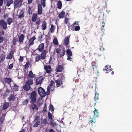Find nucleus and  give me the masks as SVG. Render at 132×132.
Returning a JSON list of instances; mask_svg holds the SVG:
<instances>
[{"instance_id":"6e6d98bb","label":"nucleus","mask_w":132,"mask_h":132,"mask_svg":"<svg viewBox=\"0 0 132 132\" xmlns=\"http://www.w3.org/2000/svg\"><path fill=\"white\" fill-rule=\"evenodd\" d=\"M91 120L90 121V122L92 124L93 123H95L96 120L93 118H91Z\"/></svg>"},{"instance_id":"7c9ffc66","label":"nucleus","mask_w":132,"mask_h":132,"mask_svg":"<svg viewBox=\"0 0 132 132\" xmlns=\"http://www.w3.org/2000/svg\"><path fill=\"white\" fill-rule=\"evenodd\" d=\"M65 14V12L63 11L59 14V16L61 18H63Z\"/></svg>"},{"instance_id":"f257e3e1","label":"nucleus","mask_w":132,"mask_h":132,"mask_svg":"<svg viewBox=\"0 0 132 132\" xmlns=\"http://www.w3.org/2000/svg\"><path fill=\"white\" fill-rule=\"evenodd\" d=\"M37 98V93L35 91H33L30 95V103L34 104L36 102Z\"/></svg>"},{"instance_id":"e2e57ef3","label":"nucleus","mask_w":132,"mask_h":132,"mask_svg":"<svg viewBox=\"0 0 132 132\" xmlns=\"http://www.w3.org/2000/svg\"><path fill=\"white\" fill-rule=\"evenodd\" d=\"M72 56H70L69 55H68L67 56V60H70V61H71L72 59H71V57Z\"/></svg>"},{"instance_id":"2f4dec72","label":"nucleus","mask_w":132,"mask_h":132,"mask_svg":"<svg viewBox=\"0 0 132 132\" xmlns=\"http://www.w3.org/2000/svg\"><path fill=\"white\" fill-rule=\"evenodd\" d=\"M13 20L12 18H9L7 19V24L9 25H10L12 22Z\"/></svg>"},{"instance_id":"2eb2a0df","label":"nucleus","mask_w":132,"mask_h":132,"mask_svg":"<svg viewBox=\"0 0 132 132\" xmlns=\"http://www.w3.org/2000/svg\"><path fill=\"white\" fill-rule=\"evenodd\" d=\"M55 85L54 82L53 80H51L50 82V86H48L47 87L50 88L51 89V91H52L54 89V87Z\"/></svg>"},{"instance_id":"bf43d9fd","label":"nucleus","mask_w":132,"mask_h":132,"mask_svg":"<svg viewBox=\"0 0 132 132\" xmlns=\"http://www.w3.org/2000/svg\"><path fill=\"white\" fill-rule=\"evenodd\" d=\"M3 16L4 18L6 19L8 17L9 14H4Z\"/></svg>"},{"instance_id":"39448f33","label":"nucleus","mask_w":132,"mask_h":132,"mask_svg":"<svg viewBox=\"0 0 132 132\" xmlns=\"http://www.w3.org/2000/svg\"><path fill=\"white\" fill-rule=\"evenodd\" d=\"M15 51L11 50V51L8 53L6 57L7 59H10L14 58V53Z\"/></svg>"},{"instance_id":"052dcab7","label":"nucleus","mask_w":132,"mask_h":132,"mask_svg":"<svg viewBox=\"0 0 132 132\" xmlns=\"http://www.w3.org/2000/svg\"><path fill=\"white\" fill-rule=\"evenodd\" d=\"M23 60V57L20 56V58L19 59V62H22Z\"/></svg>"},{"instance_id":"69168bd1","label":"nucleus","mask_w":132,"mask_h":132,"mask_svg":"<svg viewBox=\"0 0 132 132\" xmlns=\"http://www.w3.org/2000/svg\"><path fill=\"white\" fill-rule=\"evenodd\" d=\"M93 68L94 71L96 70V65H93Z\"/></svg>"},{"instance_id":"13d9d810","label":"nucleus","mask_w":132,"mask_h":132,"mask_svg":"<svg viewBox=\"0 0 132 132\" xmlns=\"http://www.w3.org/2000/svg\"><path fill=\"white\" fill-rule=\"evenodd\" d=\"M74 29L75 31H78L80 29V27L79 26H76Z\"/></svg>"},{"instance_id":"0eeeda50","label":"nucleus","mask_w":132,"mask_h":132,"mask_svg":"<svg viewBox=\"0 0 132 132\" xmlns=\"http://www.w3.org/2000/svg\"><path fill=\"white\" fill-rule=\"evenodd\" d=\"M44 69L46 71V72L47 73H50L52 71L51 69V67L50 65L45 66H44Z\"/></svg>"},{"instance_id":"5fc2aeb1","label":"nucleus","mask_w":132,"mask_h":132,"mask_svg":"<svg viewBox=\"0 0 132 132\" xmlns=\"http://www.w3.org/2000/svg\"><path fill=\"white\" fill-rule=\"evenodd\" d=\"M61 49L60 48H57L56 49V52L57 54H58L59 53L61 52Z\"/></svg>"},{"instance_id":"c9c22d12","label":"nucleus","mask_w":132,"mask_h":132,"mask_svg":"<svg viewBox=\"0 0 132 132\" xmlns=\"http://www.w3.org/2000/svg\"><path fill=\"white\" fill-rule=\"evenodd\" d=\"M13 89L15 91H18L19 90V86L15 84H14V85Z\"/></svg>"},{"instance_id":"b1692460","label":"nucleus","mask_w":132,"mask_h":132,"mask_svg":"<svg viewBox=\"0 0 132 132\" xmlns=\"http://www.w3.org/2000/svg\"><path fill=\"white\" fill-rule=\"evenodd\" d=\"M32 79H28L26 82V83L27 84H28L30 86V85H32L33 84V82Z\"/></svg>"},{"instance_id":"9b49d317","label":"nucleus","mask_w":132,"mask_h":132,"mask_svg":"<svg viewBox=\"0 0 132 132\" xmlns=\"http://www.w3.org/2000/svg\"><path fill=\"white\" fill-rule=\"evenodd\" d=\"M44 43H42L40 44L37 49L40 52H42L44 50Z\"/></svg>"},{"instance_id":"de8ad7c7","label":"nucleus","mask_w":132,"mask_h":132,"mask_svg":"<svg viewBox=\"0 0 132 132\" xmlns=\"http://www.w3.org/2000/svg\"><path fill=\"white\" fill-rule=\"evenodd\" d=\"M54 108L53 106V105L52 104H50V110L51 111H53L54 110Z\"/></svg>"},{"instance_id":"7ed1b4c3","label":"nucleus","mask_w":132,"mask_h":132,"mask_svg":"<svg viewBox=\"0 0 132 132\" xmlns=\"http://www.w3.org/2000/svg\"><path fill=\"white\" fill-rule=\"evenodd\" d=\"M38 92L39 94L42 97L46 96V92L43 88L40 87L38 89Z\"/></svg>"},{"instance_id":"ddd939ff","label":"nucleus","mask_w":132,"mask_h":132,"mask_svg":"<svg viewBox=\"0 0 132 132\" xmlns=\"http://www.w3.org/2000/svg\"><path fill=\"white\" fill-rule=\"evenodd\" d=\"M42 52L40 55L41 59L42 60H44L45 58L46 57L47 51L46 50H44Z\"/></svg>"},{"instance_id":"393cba45","label":"nucleus","mask_w":132,"mask_h":132,"mask_svg":"<svg viewBox=\"0 0 132 132\" xmlns=\"http://www.w3.org/2000/svg\"><path fill=\"white\" fill-rule=\"evenodd\" d=\"M105 70L106 71L110 72L113 70L111 68V66L110 65H107L105 66Z\"/></svg>"},{"instance_id":"a211bd4d","label":"nucleus","mask_w":132,"mask_h":132,"mask_svg":"<svg viewBox=\"0 0 132 132\" xmlns=\"http://www.w3.org/2000/svg\"><path fill=\"white\" fill-rule=\"evenodd\" d=\"M38 10L37 14H42V7L40 4H39L38 5Z\"/></svg>"},{"instance_id":"4d7b16f0","label":"nucleus","mask_w":132,"mask_h":132,"mask_svg":"<svg viewBox=\"0 0 132 132\" xmlns=\"http://www.w3.org/2000/svg\"><path fill=\"white\" fill-rule=\"evenodd\" d=\"M46 108H47V106L46 104H45L44 106V108L43 111L44 112H45L46 111Z\"/></svg>"},{"instance_id":"c756f323","label":"nucleus","mask_w":132,"mask_h":132,"mask_svg":"<svg viewBox=\"0 0 132 132\" xmlns=\"http://www.w3.org/2000/svg\"><path fill=\"white\" fill-rule=\"evenodd\" d=\"M64 44L66 45H67L69 42V38L68 36L65 37L64 40Z\"/></svg>"},{"instance_id":"4c0bfd02","label":"nucleus","mask_w":132,"mask_h":132,"mask_svg":"<svg viewBox=\"0 0 132 132\" xmlns=\"http://www.w3.org/2000/svg\"><path fill=\"white\" fill-rule=\"evenodd\" d=\"M55 28L53 24H52L51 26V28L50 29V31L51 33L53 32L54 31Z\"/></svg>"},{"instance_id":"9d476101","label":"nucleus","mask_w":132,"mask_h":132,"mask_svg":"<svg viewBox=\"0 0 132 132\" xmlns=\"http://www.w3.org/2000/svg\"><path fill=\"white\" fill-rule=\"evenodd\" d=\"M62 81V79H58L55 80L56 85L57 87L60 86L63 84Z\"/></svg>"},{"instance_id":"680f3d73","label":"nucleus","mask_w":132,"mask_h":132,"mask_svg":"<svg viewBox=\"0 0 132 132\" xmlns=\"http://www.w3.org/2000/svg\"><path fill=\"white\" fill-rule=\"evenodd\" d=\"M40 19L37 20L36 22V24H37L38 25H39L40 24Z\"/></svg>"},{"instance_id":"c85d7f7f","label":"nucleus","mask_w":132,"mask_h":132,"mask_svg":"<svg viewBox=\"0 0 132 132\" xmlns=\"http://www.w3.org/2000/svg\"><path fill=\"white\" fill-rule=\"evenodd\" d=\"M62 3L61 1L59 0L57 2V6L59 9H61L62 7Z\"/></svg>"},{"instance_id":"8fccbe9b","label":"nucleus","mask_w":132,"mask_h":132,"mask_svg":"<svg viewBox=\"0 0 132 132\" xmlns=\"http://www.w3.org/2000/svg\"><path fill=\"white\" fill-rule=\"evenodd\" d=\"M4 117H3L2 116L1 118L0 119V122L1 123H3L4 121Z\"/></svg>"},{"instance_id":"1a4fd4ad","label":"nucleus","mask_w":132,"mask_h":132,"mask_svg":"<svg viewBox=\"0 0 132 132\" xmlns=\"http://www.w3.org/2000/svg\"><path fill=\"white\" fill-rule=\"evenodd\" d=\"M25 38L24 35L22 34L18 37V42L20 44H21L23 43Z\"/></svg>"},{"instance_id":"20e7f679","label":"nucleus","mask_w":132,"mask_h":132,"mask_svg":"<svg viewBox=\"0 0 132 132\" xmlns=\"http://www.w3.org/2000/svg\"><path fill=\"white\" fill-rule=\"evenodd\" d=\"M44 78L42 76H41L38 77L36 79V84L37 85H40L42 83L43 80L44 79Z\"/></svg>"},{"instance_id":"72a5a7b5","label":"nucleus","mask_w":132,"mask_h":132,"mask_svg":"<svg viewBox=\"0 0 132 132\" xmlns=\"http://www.w3.org/2000/svg\"><path fill=\"white\" fill-rule=\"evenodd\" d=\"M41 59L40 55H37L36 56L35 58V61L36 62H38Z\"/></svg>"},{"instance_id":"f3484780","label":"nucleus","mask_w":132,"mask_h":132,"mask_svg":"<svg viewBox=\"0 0 132 132\" xmlns=\"http://www.w3.org/2000/svg\"><path fill=\"white\" fill-rule=\"evenodd\" d=\"M24 10L22 9L21 10L19 13V14L18 16V18H20V19L24 17Z\"/></svg>"},{"instance_id":"c03bdc74","label":"nucleus","mask_w":132,"mask_h":132,"mask_svg":"<svg viewBox=\"0 0 132 132\" xmlns=\"http://www.w3.org/2000/svg\"><path fill=\"white\" fill-rule=\"evenodd\" d=\"M6 55L4 54H2L1 56V60L3 61L5 59Z\"/></svg>"},{"instance_id":"423d86ee","label":"nucleus","mask_w":132,"mask_h":132,"mask_svg":"<svg viewBox=\"0 0 132 132\" xmlns=\"http://www.w3.org/2000/svg\"><path fill=\"white\" fill-rule=\"evenodd\" d=\"M7 23L4 20H0V25L4 30L6 29L7 27Z\"/></svg>"},{"instance_id":"37998d69","label":"nucleus","mask_w":132,"mask_h":132,"mask_svg":"<svg viewBox=\"0 0 132 132\" xmlns=\"http://www.w3.org/2000/svg\"><path fill=\"white\" fill-rule=\"evenodd\" d=\"M98 96H99V94L98 93H96H96L94 97V99L95 100V101H96L98 99Z\"/></svg>"},{"instance_id":"774afa93","label":"nucleus","mask_w":132,"mask_h":132,"mask_svg":"<svg viewBox=\"0 0 132 132\" xmlns=\"http://www.w3.org/2000/svg\"><path fill=\"white\" fill-rule=\"evenodd\" d=\"M3 41V37H0V43H2Z\"/></svg>"},{"instance_id":"6ab92c4d","label":"nucleus","mask_w":132,"mask_h":132,"mask_svg":"<svg viewBox=\"0 0 132 132\" xmlns=\"http://www.w3.org/2000/svg\"><path fill=\"white\" fill-rule=\"evenodd\" d=\"M94 109L95 110H94V117L95 118H97L99 116L98 112V110L96 109L95 108H94Z\"/></svg>"},{"instance_id":"a19ab883","label":"nucleus","mask_w":132,"mask_h":132,"mask_svg":"<svg viewBox=\"0 0 132 132\" xmlns=\"http://www.w3.org/2000/svg\"><path fill=\"white\" fill-rule=\"evenodd\" d=\"M36 122V123L33 125L34 127H37L38 126V125H39L40 124V121H38Z\"/></svg>"},{"instance_id":"dca6fc26","label":"nucleus","mask_w":132,"mask_h":132,"mask_svg":"<svg viewBox=\"0 0 132 132\" xmlns=\"http://www.w3.org/2000/svg\"><path fill=\"white\" fill-rule=\"evenodd\" d=\"M23 88L24 90L27 91L30 89V85L26 83L23 86Z\"/></svg>"},{"instance_id":"79ce46f5","label":"nucleus","mask_w":132,"mask_h":132,"mask_svg":"<svg viewBox=\"0 0 132 132\" xmlns=\"http://www.w3.org/2000/svg\"><path fill=\"white\" fill-rule=\"evenodd\" d=\"M53 43L55 45H58V42L57 39L56 38H54L53 40Z\"/></svg>"},{"instance_id":"473e14b6","label":"nucleus","mask_w":132,"mask_h":132,"mask_svg":"<svg viewBox=\"0 0 132 132\" xmlns=\"http://www.w3.org/2000/svg\"><path fill=\"white\" fill-rule=\"evenodd\" d=\"M30 65V63L29 61L27 62L26 64L23 65L24 68L27 69Z\"/></svg>"},{"instance_id":"4be33fe9","label":"nucleus","mask_w":132,"mask_h":132,"mask_svg":"<svg viewBox=\"0 0 132 132\" xmlns=\"http://www.w3.org/2000/svg\"><path fill=\"white\" fill-rule=\"evenodd\" d=\"M46 23L45 21H44L43 22V23L42 26V29L43 30H45L47 28Z\"/></svg>"},{"instance_id":"e433bc0d","label":"nucleus","mask_w":132,"mask_h":132,"mask_svg":"<svg viewBox=\"0 0 132 132\" xmlns=\"http://www.w3.org/2000/svg\"><path fill=\"white\" fill-rule=\"evenodd\" d=\"M65 51L64 50H62V51L60 54V57L64 56L65 55Z\"/></svg>"},{"instance_id":"58836bf2","label":"nucleus","mask_w":132,"mask_h":132,"mask_svg":"<svg viewBox=\"0 0 132 132\" xmlns=\"http://www.w3.org/2000/svg\"><path fill=\"white\" fill-rule=\"evenodd\" d=\"M41 4L43 7H45L46 6V0H41Z\"/></svg>"},{"instance_id":"a878e982","label":"nucleus","mask_w":132,"mask_h":132,"mask_svg":"<svg viewBox=\"0 0 132 132\" xmlns=\"http://www.w3.org/2000/svg\"><path fill=\"white\" fill-rule=\"evenodd\" d=\"M13 2V0H7L6 6L9 7Z\"/></svg>"},{"instance_id":"338daca9","label":"nucleus","mask_w":132,"mask_h":132,"mask_svg":"<svg viewBox=\"0 0 132 132\" xmlns=\"http://www.w3.org/2000/svg\"><path fill=\"white\" fill-rule=\"evenodd\" d=\"M16 42V39L15 38H14L13 39V45H15Z\"/></svg>"},{"instance_id":"f8f14e48","label":"nucleus","mask_w":132,"mask_h":132,"mask_svg":"<svg viewBox=\"0 0 132 132\" xmlns=\"http://www.w3.org/2000/svg\"><path fill=\"white\" fill-rule=\"evenodd\" d=\"M64 69L63 66L62 65H59L56 67V71L57 72H61Z\"/></svg>"},{"instance_id":"412c9836","label":"nucleus","mask_w":132,"mask_h":132,"mask_svg":"<svg viewBox=\"0 0 132 132\" xmlns=\"http://www.w3.org/2000/svg\"><path fill=\"white\" fill-rule=\"evenodd\" d=\"M69 19L68 18H65V19L64 20V22L68 26L69 28V30L70 31V27L69 25L70 24V23L69 22Z\"/></svg>"},{"instance_id":"5701e85b","label":"nucleus","mask_w":132,"mask_h":132,"mask_svg":"<svg viewBox=\"0 0 132 132\" xmlns=\"http://www.w3.org/2000/svg\"><path fill=\"white\" fill-rule=\"evenodd\" d=\"M15 99V95L13 94L11 95L8 99L9 101H14Z\"/></svg>"},{"instance_id":"ea45409f","label":"nucleus","mask_w":132,"mask_h":132,"mask_svg":"<svg viewBox=\"0 0 132 132\" xmlns=\"http://www.w3.org/2000/svg\"><path fill=\"white\" fill-rule=\"evenodd\" d=\"M42 123L44 125H46L47 124V119H44L42 122Z\"/></svg>"},{"instance_id":"a18cd8bd","label":"nucleus","mask_w":132,"mask_h":132,"mask_svg":"<svg viewBox=\"0 0 132 132\" xmlns=\"http://www.w3.org/2000/svg\"><path fill=\"white\" fill-rule=\"evenodd\" d=\"M48 118L50 120H52V114L49 112L48 113Z\"/></svg>"},{"instance_id":"09e8293b","label":"nucleus","mask_w":132,"mask_h":132,"mask_svg":"<svg viewBox=\"0 0 132 132\" xmlns=\"http://www.w3.org/2000/svg\"><path fill=\"white\" fill-rule=\"evenodd\" d=\"M39 117L38 116H36V117L35 119V120H34V122H36L37 121H40V120L39 119Z\"/></svg>"},{"instance_id":"bb28decb","label":"nucleus","mask_w":132,"mask_h":132,"mask_svg":"<svg viewBox=\"0 0 132 132\" xmlns=\"http://www.w3.org/2000/svg\"><path fill=\"white\" fill-rule=\"evenodd\" d=\"M37 15L36 14L34 13L32 17V21L35 22L36 21L37 18Z\"/></svg>"},{"instance_id":"aec40b11","label":"nucleus","mask_w":132,"mask_h":132,"mask_svg":"<svg viewBox=\"0 0 132 132\" xmlns=\"http://www.w3.org/2000/svg\"><path fill=\"white\" fill-rule=\"evenodd\" d=\"M9 103L7 102H5L2 108V110H4L7 109L9 106Z\"/></svg>"},{"instance_id":"603ef678","label":"nucleus","mask_w":132,"mask_h":132,"mask_svg":"<svg viewBox=\"0 0 132 132\" xmlns=\"http://www.w3.org/2000/svg\"><path fill=\"white\" fill-rule=\"evenodd\" d=\"M60 75L61 76V79H62V80H63V79L64 78V74H63V73H61L60 74Z\"/></svg>"},{"instance_id":"4468645a","label":"nucleus","mask_w":132,"mask_h":132,"mask_svg":"<svg viewBox=\"0 0 132 132\" xmlns=\"http://www.w3.org/2000/svg\"><path fill=\"white\" fill-rule=\"evenodd\" d=\"M4 82L5 84H10L12 81L11 78H5L3 79Z\"/></svg>"},{"instance_id":"864d4df0","label":"nucleus","mask_w":132,"mask_h":132,"mask_svg":"<svg viewBox=\"0 0 132 132\" xmlns=\"http://www.w3.org/2000/svg\"><path fill=\"white\" fill-rule=\"evenodd\" d=\"M14 64L13 63L11 64L8 67V68L9 69L11 70L12 69Z\"/></svg>"},{"instance_id":"3c124183","label":"nucleus","mask_w":132,"mask_h":132,"mask_svg":"<svg viewBox=\"0 0 132 132\" xmlns=\"http://www.w3.org/2000/svg\"><path fill=\"white\" fill-rule=\"evenodd\" d=\"M50 90L51 91V89H50V88H49V87H47V93H46L47 95H48L50 93Z\"/></svg>"},{"instance_id":"cd10ccee","label":"nucleus","mask_w":132,"mask_h":132,"mask_svg":"<svg viewBox=\"0 0 132 132\" xmlns=\"http://www.w3.org/2000/svg\"><path fill=\"white\" fill-rule=\"evenodd\" d=\"M28 76L30 78L33 79L34 78L35 76V75L34 74L32 71L31 70L29 71V74H28Z\"/></svg>"},{"instance_id":"0e129e2a","label":"nucleus","mask_w":132,"mask_h":132,"mask_svg":"<svg viewBox=\"0 0 132 132\" xmlns=\"http://www.w3.org/2000/svg\"><path fill=\"white\" fill-rule=\"evenodd\" d=\"M28 102V100L27 99L23 101V104H27Z\"/></svg>"},{"instance_id":"f03ea898","label":"nucleus","mask_w":132,"mask_h":132,"mask_svg":"<svg viewBox=\"0 0 132 132\" xmlns=\"http://www.w3.org/2000/svg\"><path fill=\"white\" fill-rule=\"evenodd\" d=\"M23 0H14V7L16 9L18 7H20L23 3H22Z\"/></svg>"},{"instance_id":"49530a36","label":"nucleus","mask_w":132,"mask_h":132,"mask_svg":"<svg viewBox=\"0 0 132 132\" xmlns=\"http://www.w3.org/2000/svg\"><path fill=\"white\" fill-rule=\"evenodd\" d=\"M50 124L53 127L55 126L56 125V123L54 122L53 120V121L50 122Z\"/></svg>"},{"instance_id":"f704fd0d","label":"nucleus","mask_w":132,"mask_h":132,"mask_svg":"<svg viewBox=\"0 0 132 132\" xmlns=\"http://www.w3.org/2000/svg\"><path fill=\"white\" fill-rule=\"evenodd\" d=\"M66 53L68 55L70 56H72V52L70 50H67L66 51Z\"/></svg>"},{"instance_id":"6e6552de","label":"nucleus","mask_w":132,"mask_h":132,"mask_svg":"<svg viewBox=\"0 0 132 132\" xmlns=\"http://www.w3.org/2000/svg\"><path fill=\"white\" fill-rule=\"evenodd\" d=\"M36 39V38L34 36L30 38L29 41V43L28 45V47L33 45L34 44V41Z\"/></svg>"}]
</instances>
